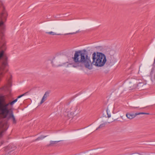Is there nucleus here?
Here are the masks:
<instances>
[{"instance_id": "4", "label": "nucleus", "mask_w": 155, "mask_h": 155, "mask_svg": "<svg viewBox=\"0 0 155 155\" xmlns=\"http://www.w3.org/2000/svg\"><path fill=\"white\" fill-rule=\"evenodd\" d=\"M7 16V13L5 11L3 12L1 14V17L2 21L0 22V26L3 25V21L4 20H6ZM6 41H5L2 40L0 41V49L2 50L0 52V59L3 55L4 53L3 50H5L6 49Z\"/></svg>"}, {"instance_id": "9", "label": "nucleus", "mask_w": 155, "mask_h": 155, "mask_svg": "<svg viewBox=\"0 0 155 155\" xmlns=\"http://www.w3.org/2000/svg\"><path fill=\"white\" fill-rule=\"evenodd\" d=\"M61 140L59 141H51L50 143L48 145V147L52 146H54L55 144L57 143L58 142L60 141Z\"/></svg>"}, {"instance_id": "1", "label": "nucleus", "mask_w": 155, "mask_h": 155, "mask_svg": "<svg viewBox=\"0 0 155 155\" xmlns=\"http://www.w3.org/2000/svg\"><path fill=\"white\" fill-rule=\"evenodd\" d=\"M17 101L16 99L12 102L6 103L4 101H2L0 100V116L2 118H5L11 110L9 106H12ZM6 124L5 122L0 123V136L2 133L6 129Z\"/></svg>"}, {"instance_id": "16", "label": "nucleus", "mask_w": 155, "mask_h": 155, "mask_svg": "<svg viewBox=\"0 0 155 155\" xmlns=\"http://www.w3.org/2000/svg\"><path fill=\"white\" fill-rule=\"evenodd\" d=\"M105 125V123H103V124H101L100 126H99V128H101L104 126Z\"/></svg>"}, {"instance_id": "7", "label": "nucleus", "mask_w": 155, "mask_h": 155, "mask_svg": "<svg viewBox=\"0 0 155 155\" xmlns=\"http://www.w3.org/2000/svg\"><path fill=\"white\" fill-rule=\"evenodd\" d=\"M140 114H149L148 113H136L134 114H131L129 113H127L126 114V116L129 119H132L134 118L136 116Z\"/></svg>"}, {"instance_id": "5", "label": "nucleus", "mask_w": 155, "mask_h": 155, "mask_svg": "<svg viewBox=\"0 0 155 155\" xmlns=\"http://www.w3.org/2000/svg\"><path fill=\"white\" fill-rule=\"evenodd\" d=\"M77 110L76 107H73L67 110V114L66 115V117L69 120H72L75 116V113Z\"/></svg>"}, {"instance_id": "17", "label": "nucleus", "mask_w": 155, "mask_h": 155, "mask_svg": "<svg viewBox=\"0 0 155 155\" xmlns=\"http://www.w3.org/2000/svg\"><path fill=\"white\" fill-rule=\"evenodd\" d=\"M77 32H76V33H74V32H73V33H68V34H65V35H69V34H71V35H72V34H75Z\"/></svg>"}, {"instance_id": "8", "label": "nucleus", "mask_w": 155, "mask_h": 155, "mask_svg": "<svg viewBox=\"0 0 155 155\" xmlns=\"http://www.w3.org/2000/svg\"><path fill=\"white\" fill-rule=\"evenodd\" d=\"M7 65V63L4 62L3 63L2 66L0 67V76H2L4 73V69Z\"/></svg>"}, {"instance_id": "19", "label": "nucleus", "mask_w": 155, "mask_h": 155, "mask_svg": "<svg viewBox=\"0 0 155 155\" xmlns=\"http://www.w3.org/2000/svg\"><path fill=\"white\" fill-rule=\"evenodd\" d=\"M25 94H23L21 95H20L19 96H18V98H20L21 97L23 96H24V95H25Z\"/></svg>"}, {"instance_id": "14", "label": "nucleus", "mask_w": 155, "mask_h": 155, "mask_svg": "<svg viewBox=\"0 0 155 155\" xmlns=\"http://www.w3.org/2000/svg\"><path fill=\"white\" fill-rule=\"evenodd\" d=\"M11 117H12L13 123H15L16 122V121L13 114H12L11 115Z\"/></svg>"}, {"instance_id": "18", "label": "nucleus", "mask_w": 155, "mask_h": 155, "mask_svg": "<svg viewBox=\"0 0 155 155\" xmlns=\"http://www.w3.org/2000/svg\"><path fill=\"white\" fill-rule=\"evenodd\" d=\"M73 66L74 67H77L79 66V64H74Z\"/></svg>"}, {"instance_id": "13", "label": "nucleus", "mask_w": 155, "mask_h": 155, "mask_svg": "<svg viewBox=\"0 0 155 155\" xmlns=\"http://www.w3.org/2000/svg\"><path fill=\"white\" fill-rule=\"evenodd\" d=\"M47 34H48L49 35H57L56 34V33H55L54 32H52V31H50L49 32H47L46 33ZM58 35H59V34H57Z\"/></svg>"}, {"instance_id": "12", "label": "nucleus", "mask_w": 155, "mask_h": 155, "mask_svg": "<svg viewBox=\"0 0 155 155\" xmlns=\"http://www.w3.org/2000/svg\"><path fill=\"white\" fill-rule=\"evenodd\" d=\"M45 137H46V136H44L41 135L40 137H38L36 139L35 141H36L39 140H40L42 139H44V138H45Z\"/></svg>"}, {"instance_id": "10", "label": "nucleus", "mask_w": 155, "mask_h": 155, "mask_svg": "<svg viewBox=\"0 0 155 155\" xmlns=\"http://www.w3.org/2000/svg\"><path fill=\"white\" fill-rule=\"evenodd\" d=\"M47 97V96L46 95V94H45L42 98L41 100L40 103V104L41 105L43 103H44L46 100V98Z\"/></svg>"}, {"instance_id": "2", "label": "nucleus", "mask_w": 155, "mask_h": 155, "mask_svg": "<svg viewBox=\"0 0 155 155\" xmlns=\"http://www.w3.org/2000/svg\"><path fill=\"white\" fill-rule=\"evenodd\" d=\"M92 64L97 67L103 66L107 61L105 55L101 52H94L92 55Z\"/></svg>"}, {"instance_id": "15", "label": "nucleus", "mask_w": 155, "mask_h": 155, "mask_svg": "<svg viewBox=\"0 0 155 155\" xmlns=\"http://www.w3.org/2000/svg\"><path fill=\"white\" fill-rule=\"evenodd\" d=\"M107 113L108 116V117L109 118L110 117V113L108 109H107Z\"/></svg>"}, {"instance_id": "11", "label": "nucleus", "mask_w": 155, "mask_h": 155, "mask_svg": "<svg viewBox=\"0 0 155 155\" xmlns=\"http://www.w3.org/2000/svg\"><path fill=\"white\" fill-rule=\"evenodd\" d=\"M129 86L130 87H132V89H134L137 87V86L133 82L132 83H130L129 85Z\"/></svg>"}, {"instance_id": "6", "label": "nucleus", "mask_w": 155, "mask_h": 155, "mask_svg": "<svg viewBox=\"0 0 155 155\" xmlns=\"http://www.w3.org/2000/svg\"><path fill=\"white\" fill-rule=\"evenodd\" d=\"M81 51H76L74 54V57L72 58L74 61L78 64L81 63Z\"/></svg>"}, {"instance_id": "3", "label": "nucleus", "mask_w": 155, "mask_h": 155, "mask_svg": "<svg viewBox=\"0 0 155 155\" xmlns=\"http://www.w3.org/2000/svg\"><path fill=\"white\" fill-rule=\"evenodd\" d=\"M81 63H83L85 67L89 69L92 68L93 66L90 57L87 54L85 50L81 51Z\"/></svg>"}]
</instances>
